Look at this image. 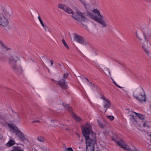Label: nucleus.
Returning a JSON list of instances; mask_svg holds the SVG:
<instances>
[{
  "mask_svg": "<svg viewBox=\"0 0 151 151\" xmlns=\"http://www.w3.org/2000/svg\"><path fill=\"white\" fill-rule=\"evenodd\" d=\"M80 1L84 5L86 9V15L87 16L100 24L103 27L107 26V24L104 19V16L100 14V12L97 9L92 10L89 5L86 4L85 1L83 0H80Z\"/></svg>",
  "mask_w": 151,
  "mask_h": 151,
  "instance_id": "obj_1",
  "label": "nucleus"
},
{
  "mask_svg": "<svg viewBox=\"0 0 151 151\" xmlns=\"http://www.w3.org/2000/svg\"><path fill=\"white\" fill-rule=\"evenodd\" d=\"M12 14L10 9L0 4V25L4 27L8 26L9 24L8 17H11Z\"/></svg>",
  "mask_w": 151,
  "mask_h": 151,
  "instance_id": "obj_2",
  "label": "nucleus"
},
{
  "mask_svg": "<svg viewBox=\"0 0 151 151\" xmlns=\"http://www.w3.org/2000/svg\"><path fill=\"white\" fill-rule=\"evenodd\" d=\"M82 133L85 137L86 143L87 140H89L88 143L90 144L95 145L96 142V133L92 131L90 124L86 123V126L82 130Z\"/></svg>",
  "mask_w": 151,
  "mask_h": 151,
  "instance_id": "obj_3",
  "label": "nucleus"
},
{
  "mask_svg": "<svg viewBox=\"0 0 151 151\" xmlns=\"http://www.w3.org/2000/svg\"><path fill=\"white\" fill-rule=\"evenodd\" d=\"M141 43L142 45V47L146 53L149 55V52L148 48L151 47V44L148 41L146 35L145 33H138L136 35Z\"/></svg>",
  "mask_w": 151,
  "mask_h": 151,
  "instance_id": "obj_4",
  "label": "nucleus"
},
{
  "mask_svg": "<svg viewBox=\"0 0 151 151\" xmlns=\"http://www.w3.org/2000/svg\"><path fill=\"white\" fill-rule=\"evenodd\" d=\"M133 95L134 99H137L140 103L146 101L147 98L145 92L142 87L135 90L133 93Z\"/></svg>",
  "mask_w": 151,
  "mask_h": 151,
  "instance_id": "obj_5",
  "label": "nucleus"
},
{
  "mask_svg": "<svg viewBox=\"0 0 151 151\" xmlns=\"http://www.w3.org/2000/svg\"><path fill=\"white\" fill-rule=\"evenodd\" d=\"M72 17L76 20L79 22L86 21L87 18L85 17L83 14L80 12L76 11V14L72 15Z\"/></svg>",
  "mask_w": 151,
  "mask_h": 151,
  "instance_id": "obj_6",
  "label": "nucleus"
},
{
  "mask_svg": "<svg viewBox=\"0 0 151 151\" xmlns=\"http://www.w3.org/2000/svg\"><path fill=\"white\" fill-rule=\"evenodd\" d=\"M19 57L16 55L11 56L9 58V63L12 65V68L14 70L18 71V70L16 68L17 66L15 63L19 60Z\"/></svg>",
  "mask_w": 151,
  "mask_h": 151,
  "instance_id": "obj_7",
  "label": "nucleus"
},
{
  "mask_svg": "<svg viewBox=\"0 0 151 151\" xmlns=\"http://www.w3.org/2000/svg\"><path fill=\"white\" fill-rule=\"evenodd\" d=\"M117 144L119 147L123 148L127 151H130V148L128 145L125 144V142L123 140L118 141Z\"/></svg>",
  "mask_w": 151,
  "mask_h": 151,
  "instance_id": "obj_8",
  "label": "nucleus"
},
{
  "mask_svg": "<svg viewBox=\"0 0 151 151\" xmlns=\"http://www.w3.org/2000/svg\"><path fill=\"white\" fill-rule=\"evenodd\" d=\"M58 6L59 8L63 9L65 11L69 14H71L73 15L74 14L73 11L66 6L59 4Z\"/></svg>",
  "mask_w": 151,
  "mask_h": 151,
  "instance_id": "obj_9",
  "label": "nucleus"
},
{
  "mask_svg": "<svg viewBox=\"0 0 151 151\" xmlns=\"http://www.w3.org/2000/svg\"><path fill=\"white\" fill-rule=\"evenodd\" d=\"M74 40L81 44H84V41L83 37L77 34H74Z\"/></svg>",
  "mask_w": 151,
  "mask_h": 151,
  "instance_id": "obj_10",
  "label": "nucleus"
},
{
  "mask_svg": "<svg viewBox=\"0 0 151 151\" xmlns=\"http://www.w3.org/2000/svg\"><path fill=\"white\" fill-rule=\"evenodd\" d=\"M86 143V151H94V144H91L88 143L89 140L87 141Z\"/></svg>",
  "mask_w": 151,
  "mask_h": 151,
  "instance_id": "obj_11",
  "label": "nucleus"
},
{
  "mask_svg": "<svg viewBox=\"0 0 151 151\" xmlns=\"http://www.w3.org/2000/svg\"><path fill=\"white\" fill-rule=\"evenodd\" d=\"M65 81L64 79H61L58 82V85L63 89L67 88V85L65 84Z\"/></svg>",
  "mask_w": 151,
  "mask_h": 151,
  "instance_id": "obj_12",
  "label": "nucleus"
},
{
  "mask_svg": "<svg viewBox=\"0 0 151 151\" xmlns=\"http://www.w3.org/2000/svg\"><path fill=\"white\" fill-rule=\"evenodd\" d=\"M17 135L19 138L22 141L24 142L26 140L24 135L20 131L17 133Z\"/></svg>",
  "mask_w": 151,
  "mask_h": 151,
  "instance_id": "obj_13",
  "label": "nucleus"
},
{
  "mask_svg": "<svg viewBox=\"0 0 151 151\" xmlns=\"http://www.w3.org/2000/svg\"><path fill=\"white\" fill-rule=\"evenodd\" d=\"M111 106V103L109 100H106V101H104V107L106 108L105 112H106L107 109L109 108Z\"/></svg>",
  "mask_w": 151,
  "mask_h": 151,
  "instance_id": "obj_14",
  "label": "nucleus"
},
{
  "mask_svg": "<svg viewBox=\"0 0 151 151\" xmlns=\"http://www.w3.org/2000/svg\"><path fill=\"white\" fill-rule=\"evenodd\" d=\"M15 143V141L13 139H10L8 142L6 144L7 147H11L13 146Z\"/></svg>",
  "mask_w": 151,
  "mask_h": 151,
  "instance_id": "obj_15",
  "label": "nucleus"
},
{
  "mask_svg": "<svg viewBox=\"0 0 151 151\" xmlns=\"http://www.w3.org/2000/svg\"><path fill=\"white\" fill-rule=\"evenodd\" d=\"M131 112L134 113L141 120H144L145 119L144 115H143L142 114L138 113L132 111Z\"/></svg>",
  "mask_w": 151,
  "mask_h": 151,
  "instance_id": "obj_16",
  "label": "nucleus"
},
{
  "mask_svg": "<svg viewBox=\"0 0 151 151\" xmlns=\"http://www.w3.org/2000/svg\"><path fill=\"white\" fill-rule=\"evenodd\" d=\"M72 116L77 122H80L82 120L81 119L79 116H77L74 113H72Z\"/></svg>",
  "mask_w": 151,
  "mask_h": 151,
  "instance_id": "obj_17",
  "label": "nucleus"
},
{
  "mask_svg": "<svg viewBox=\"0 0 151 151\" xmlns=\"http://www.w3.org/2000/svg\"><path fill=\"white\" fill-rule=\"evenodd\" d=\"M11 128L12 132H15L16 135L17 133L19 131H20V130L17 127H15L13 126H11Z\"/></svg>",
  "mask_w": 151,
  "mask_h": 151,
  "instance_id": "obj_18",
  "label": "nucleus"
},
{
  "mask_svg": "<svg viewBox=\"0 0 151 151\" xmlns=\"http://www.w3.org/2000/svg\"><path fill=\"white\" fill-rule=\"evenodd\" d=\"M1 44L6 51H7L11 50V48L10 47H7L6 45L4 44L3 43L1 42Z\"/></svg>",
  "mask_w": 151,
  "mask_h": 151,
  "instance_id": "obj_19",
  "label": "nucleus"
},
{
  "mask_svg": "<svg viewBox=\"0 0 151 151\" xmlns=\"http://www.w3.org/2000/svg\"><path fill=\"white\" fill-rule=\"evenodd\" d=\"M12 151H24L21 150L18 147L14 146L13 147V149L12 150Z\"/></svg>",
  "mask_w": 151,
  "mask_h": 151,
  "instance_id": "obj_20",
  "label": "nucleus"
},
{
  "mask_svg": "<svg viewBox=\"0 0 151 151\" xmlns=\"http://www.w3.org/2000/svg\"><path fill=\"white\" fill-rule=\"evenodd\" d=\"M104 72L107 76H110L111 74L109 69L107 68H105L104 69Z\"/></svg>",
  "mask_w": 151,
  "mask_h": 151,
  "instance_id": "obj_21",
  "label": "nucleus"
},
{
  "mask_svg": "<svg viewBox=\"0 0 151 151\" xmlns=\"http://www.w3.org/2000/svg\"><path fill=\"white\" fill-rule=\"evenodd\" d=\"M62 42L65 47L67 49H69V47L65 41V40L64 39H63L62 40Z\"/></svg>",
  "mask_w": 151,
  "mask_h": 151,
  "instance_id": "obj_22",
  "label": "nucleus"
},
{
  "mask_svg": "<svg viewBox=\"0 0 151 151\" xmlns=\"http://www.w3.org/2000/svg\"><path fill=\"white\" fill-rule=\"evenodd\" d=\"M63 106L67 110L70 111L71 108L68 104H63Z\"/></svg>",
  "mask_w": 151,
  "mask_h": 151,
  "instance_id": "obj_23",
  "label": "nucleus"
},
{
  "mask_svg": "<svg viewBox=\"0 0 151 151\" xmlns=\"http://www.w3.org/2000/svg\"><path fill=\"white\" fill-rule=\"evenodd\" d=\"M130 116H132L130 118V119L133 122H137V121L134 116V115L132 116L131 115H130Z\"/></svg>",
  "mask_w": 151,
  "mask_h": 151,
  "instance_id": "obj_24",
  "label": "nucleus"
},
{
  "mask_svg": "<svg viewBox=\"0 0 151 151\" xmlns=\"http://www.w3.org/2000/svg\"><path fill=\"white\" fill-rule=\"evenodd\" d=\"M42 58H43V60L45 62V63L47 64L48 62L49 61V60L47 57L44 56Z\"/></svg>",
  "mask_w": 151,
  "mask_h": 151,
  "instance_id": "obj_25",
  "label": "nucleus"
},
{
  "mask_svg": "<svg viewBox=\"0 0 151 151\" xmlns=\"http://www.w3.org/2000/svg\"><path fill=\"white\" fill-rule=\"evenodd\" d=\"M38 140L41 142H43L44 141V138L42 136H39L37 137Z\"/></svg>",
  "mask_w": 151,
  "mask_h": 151,
  "instance_id": "obj_26",
  "label": "nucleus"
},
{
  "mask_svg": "<svg viewBox=\"0 0 151 151\" xmlns=\"http://www.w3.org/2000/svg\"><path fill=\"white\" fill-rule=\"evenodd\" d=\"M38 19L40 21V22L41 24H42V26L43 27H44V25L43 24V23L41 19V18H40V16H38Z\"/></svg>",
  "mask_w": 151,
  "mask_h": 151,
  "instance_id": "obj_27",
  "label": "nucleus"
},
{
  "mask_svg": "<svg viewBox=\"0 0 151 151\" xmlns=\"http://www.w3.org/2000/svg\"><path fill=\"white\" fill-rule=\"evenodd\" d=\"M107 118L111 121H112L114 119V117L112 116H107Z\"/></svg>",
  "mask_w": 151,
  "mask_h": 151,
  "instance_id": "obj_28",
  "label": "nucleus"
},
{
  "mask_svg": "<svg viewBox=\"0 0 151 151\" xmlns=\"http://www.w3.org/2000/svg\"><path fill=\"white\" fill-rule=\"evenodd\" d=\"M68 75V74L67 72H66L64 74L63 78L64 79H66L67 78Z\"/></svg>",
  "mask_w": 151,
  "mask_h": 151,
  "instance_id": "obj_29",
  "label": "nucleus"
},
{
  "mask_svg": "<svg viewBox=\"0 0 151 151\" xmlns=\"http://www.w3.org/2000/svg\"><path fill=\"white\" fill-rule=\"evenodd\" d=\"M16 68L18 70V71L16 70V71H18V72H19V71H21L22 70V68L21 66H20L19 67H18L17 66L16 67ZM15 70L16 71V70Z\"/></svg>",
  "mask_w": 151,
  "mask_h": 151,
  "instance_id": "obj_30",
  "label": "nucleus"
},
{
  "mask_svg": "<svg viewBox=\"0 0 151 151\" xmlns=\"http://www.w3.org/2000/svg\"><path fill=\"white\" fill-rule=\"evenodd\" d=\"M12 111L14 112V113L13 114V115L14 116V117H17L19 118V117L18 116L16 112H14L13 111Z\"/></svg>",
  "mask_w": 151,
  "mask_h": 151,
  "instance_id": "obj_31",
  "label": "nucleus"
},
{
  "mask_svg": "<svg viewBox=\"0 0 151 151\" xmlns=\"http://www.w3.org/2000/svg\"><path fill=\"white\" fill-rule=\"evenodd\" d=\"M99 124L100 126L102 128H104L105 127V125L99 122Z\"/></svg>",
  "mask_w": 151,
  "mask_h": 151,
  "instance_id": "obj_32",
  "label": "nucleus"
},
{
  "mask_svg": "<svg viewBox=\"0 0 151 151\" xmlns=\"http://www.w3.org/2000/svg\"><path fill=\"white\" fill-rule=\"evenodd\" d=\"M113 83L115 84V85L116 86H117V87L120 88H122V87L120 86H119V85H118L114 81V80H113Z\"/></svg>",
  "mask_w": 151,
  "mask_h": 151,
  "instance_id": "obj_33",
  "label": "nucleus"
},
{
  "mask_svg": "<svg viewBox=\"0 0 151 151\" xmlns=\"http://www.w3.org/2000/svg\"><path fill=\"white\" fill-rule=\"evenodd\" d=\"M4 120V118L0 114V121H3Z\"/></svg>",
  "mask_w": 151,
  "mask_h": 151,
  "instance_id": "obj_34",
  "label": "nucleus"
},
{
  "mask_svg": "<svg viewBox=\"0 0 151 151\" xmlns=\"http://www.w3.org/2000/svg\"><path fill=\"white\" fill-rule=\"evenodd\" d=\"M91 85V87L93 88H95L96 87V86L94 84H93L91 83H90Z\"/></svg>",
  "mask_w": 151,
  "mask_h": 151,
  "instance_id": "obj_35",
  "label": "nucleus"
},
{
  "mask_svg": "<svg viewBox=\"0 0 151 151\" xmlns=\"http://www.w3.org/2000/svg\"><path fill=\"white\" fill-rule=\"evenodd\" d=\"M147 121H145V122L143 124V126L144 127H145L147 126Z\"/></svg>",
  "mask_w": 151,
  "mask_h": 151,
  "instance_id": "obj_36",
  "label": "nucleus"
},
{
  "mask_svg": "<svg viewBox=\"0 0 151 151\" xmlns=\"http://www.w3.org/2000/svg\"><path fill=\"white\" fill-rule=\"evenodd\" d=\"M101 98L103 99L104 101H106V100H109V99L106 98L104 96H103L101 97Z\"/></svg>",
  "mask_w": 151,
  "mask_h": 151,
  "instance_id": "obj_37",
  "label": "nucleus"
},
{
  "mask_svg": "<svg viewBox=\"0 0 151 151\" xmlns=\"http://www.w3.org/2000/svg\"><path fill=\"white\" fill-rule=\"evenodd\" d=\"M147 36L150 38L151 39V32H150L148 34Z\"/></svg>",
  "mask_w": 151,
  "mask_h": 151,
  "instance_id": "obj_38",
  "label": "nucleus"
},
{
  "mask_svg": "<svg viewBox=\"0 0 151 151\" xmlns=\"http://www.w3.org/2000/svg\"><path fill=\"white\" fill-rule=\"evenodd\" d=\"M39 122V120H33L32 122V123H35V122Z\"/></svg>",
  "mask_w": 151,
  "mask_h": 151,
  "instance_id": "obj_39",
  "label": "nucleus"
},
{
  "mask_svg": "<svg viewBox=\"0 0 151 151\" xmlns=\"http://www.w3.org/2000/svg\"><path fill=\"white\" fill-rule=\"evenodd\" d=\"M3 138V135L1 134H0V139H2Z\"/></svg>",
  "mask_w": 151,
  "mask_h": 151,
  "instance_id": "obj_40",
  "label": "nucleus"
},
{
  "mask_svg": "<svg viewBox=\"0 0 151 151\" xmlns=\"http://www.w3.org/2000/svg\"><path fill=\"white\" fill-rule=\"evenodd\" d=\"M50 63H51V66H52L53 64V61L52 60H50Z\"/></svg>",
  "mask_w": 151,
  "mask_h": 151,
  "instance_id": "obj_41",
  "label": "nucleus"
},
{
  "mask_svg": "<svg viewBox=\"0 0 151 151\" xmlns=\"http://www.w3.org/2000/svg\"><path fill=\"white\" fill-rule=\"evenodd\" d=\"M44 29L45 30H47V27L46 26H44Z\"/></svg>",
  "mask_w": 151,
  "mask_h": 151,
  "instance_id": "obj_42",
  "label": "nucleus"
},
{
  "mask_svg": "<svg viewBox=\"0 0 151 151\" xmlns=\"http://www.w3.org/2000/svg\"><path fill=\"white\" fill-rule=\"evenodd\" d=\"M85 78L86 79V80L88 82H89L90 83H91V82H90L89 81L87 78Z\"/></svg>",
  "mask_w": 151,
  "mask_h": 151,
  "instance_id": "obj_43",
  "label": "nucleus"
},
{
  "mask_svg": "<svg viewBox=\"0 0 151 151\" xmlns=\"http://www.w3.org/2000/svg\"><path fill=\"white\" fill-rule=\"evenodd\" d=\"M58 64L59 65L60 67H61L62 65H60L59 63H58Z\"/></svg>",
  "mask_w": 151,
  "mask_h": 151,
  "instance_id": "obj_44",
  "label": "nucleus"
},
{
  "mask_svg": "<svg viewBox=\"0 0 151 151\" xmlns=\"http://www.w3.org/2000/svg\"><path fill=\"white\" fill-rule=\"evenodd\" d=\"M77 135L79 137H80V136L79 135V134H77Z\"/></svg>",
  "mask_w": 151,
  "mask_h": 151,
  "instance_id": "obj_45",
  "label": "nucleus"
},
{
  "mask_svg": "<svg viewBox=\"0 0 151 151\" xmlns=\"http://www.w3.org/2000/svg\"><path fill=\"white\" fill-rule=\"evenodd\" d=\"M150 137H151V134H150Z\"/></svg>",
  "mask_w": 151,
  "mask_h": 151,
  "instance_id": "obj_46",
  "label": "nucleus"
},
{
  "mask_svg": "<svg viewBox=\"0 0 151 151\" xmlns=\"http://www.w3.org/2000/svg\"><path fill=\"white\" fill-rule=\"evenodd\" d=\"M149 1H151V0H149Z\"/></svg>",
  "mask_w": 151,
  "mask_h": 151,
  "instance_id": "obj_47",
  "label": "nucleus"
}]
</instances>
